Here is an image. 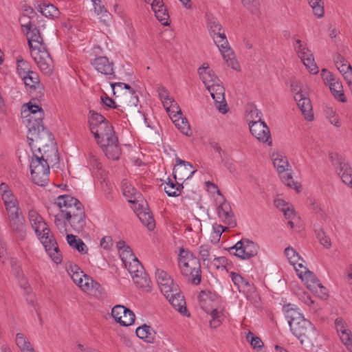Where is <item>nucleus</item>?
<instances>
[{
    "label": "nucleus",
    "instance_id": "obj_1",
    "mask_svg": "<svg viewBox=\"0 0 352 352\" xmlns=\"http://www.w3.org/2000/svg\"><path fill=\"white\" fill-rule=\"evenodd\" d=\"M51 154L46 151L38 155L33 153L30 164V173L33 182L41 186L46 185L49 181L50 164H58L59 155L56 146H52Z\"/></svg>",
    "mask_w": 352,
    "mask_h": 352
},
{
    "label": "nucleus",
    "instance_id": "obj_2",
    "mask_svg": "<svg viewBox=\"0 0 352 352\" xmlns=\"http://www.w3.org/2000/svg\"><path fill=\"white\" fill-rule=\"evenodd\" d=\"M179 266L182 274L188 277L193 285L201 283V265L198 258L188 250L181 248L179 254Z\"/></svg>",
    "mask_w": 352,
    "mask_h": 352
},
{
    "label": "nucleus",
    "instance_id": "obj_3",
    "mask_svg": "<svg viewBox=\"0 0 352 352\" xmlns=\"http://www.w3.org/2000/svg\"><path fill=\"white\" fill-rule=\"evenodd\" d=\"M292 333L300 340L301 344L307 346H314L318 333L314 324L305 318L301 320L291 324Z\"/></svg>",
    "mask_w": 352,
    "mask_h": 352
},
{
    "label": "nucleus",
    "instance_id": "obj_4",
    "mask_svg": "<svg viewBox=\"0 0 352 352\" xmlns=\"http://www.w3.org/2000/svg\"><path fill=\"white\" fill-rule=\"evenodd\" d=\"M272 160L282 182L289 188H294L297 192H299L301 186L294 180L291 173L288 172L289 164L287 157L281 153H273Z\"/></svg>",
    "mask_w": 352,
    "mask_h": 352
},
{
    "label": "nucleus",
    "instance_id": "obj_5",
    "mask_svg": "<svg viewBox=\"0 0 352 352\" xmlns=\"http://www.w3.org/2000/svg\"><path fill=\"white\" fill-rule=\"evenodd\" d=\"M56 204L60 208L61 212L65 214V218L67 221L75 217L76 214L85 212V208L81 202L68 195L58 196Z\"/></svg>",
    "mask_w": 352,
    "mask_h": 352
},
{
    "label": "nucleus",
    "instance_id": "obj_6",
    "mask_svg": "<svg viewBox=\"0 0 352 352\" xmlns=\"http://www.w3.org/2000/svg\"><path fill=\"white\" fill-rule=\"evenodd\" d=\"M212 38L220 50L227 65L231 67L233 69L238 70L239 65L235 59L234 52L230 47L225 32H219L217 36H212Z\"/></svg>",
    "mask_w": 352,
    "mask_h": 352
},
{
    "label": "nucleus",
    "instance_id": "obj_7",
    "mask_svg": "<svg viewBox=\"0 0 352 352\" xmlns=\"http://www.w3.org/2000/svg\"><path fill=\"white\" fill-rule=\"evenodd\" d=\"M259 247L256 243L247 239H242L231 247L229 252L241 259H249L256 256Z\"/></svg>",
    "mask_w": 352,
    "mask_h": 352
},
{
    "label": "nucleus",
    "instance_id": "obj_8",
    "mask_svg": "<svg viewBox=\"0 0 352 352\" xmlns=\"http://www.w3.org/2000/svg\"><path fill=\"white\" fill-rule=\"evenodd\" d=\"M230 276L239 292L243 293L247 299L254 305L258 303V296L256 292V288L252 283L236 272H232Z\"/></svg>",
    "mask_w": 352,
    "mask_h": 352
},
{
    "label": "nucleus",
    "instance_id": "obj_9",
    "mask_svg": "<svg viewBox=\"0 0 352 352\" xmlns=\"http://www.w3.org/2000/svg\"><path fill=\"white\" fill-rule=\"evenodd\" d=\"M9 225L15 238L24 241L27 236L25 220L21 210L8 213Z\"/></svg>",
    "mask_w": 352,
    "mask_h": 352
},
{
    "label": "nucleus",
    "instance_id": "obj_10",
    "mask_svg": "<svg viewBox=\"0 0 352 352\" xmlns=\"http://www.w3.org/2000/svg\"><path fill=\"white\" fill-rule=\"evenodd\" d=\"M199 301L200 307L205 312L214 311L215 309L221 308V306L224 305L221 297L210 291L202 290L199 295Z\"/></svg>",
    "mask_w": 352,
    "mask_h": 352
},
{
    "label": "nucleus",
    "instance_id": "obj_11",
    "mask_svg": "<svg viewBox=\"0 0 352 352\" xmlns=\"http://www.w3.org/2000/svg\"><path fill=\"white\" fill-rule=\"evenodd\" d=\"M330 158L342 182L352 188V168L349 164L338 155L331 154Z\"/></svg>",
    "mask_w": 352,
    "mask_h": 352
},
{
    "label": "nucleus",
    "instance_id": "obj_12",
    "mask_svg": "<svg viewBox=\"0 0 352 352\" xmlns=\"http://www.w3.org/2000/svg\"><path fill=\"white\" fill-rule=\"evenodd\" d=\"M26 87L29 88V93L34 99L41 100L44 96V87L41 83L36 72H32L21 78Z\"/></svg>",
    "mask_w": 352,
    "mask_h": 352
},
{
    "label": "nucleus",
    "instance_id": "obj_13",
    "mask_svg": "<svg viewBox=\"0 0 352 352\" xmlns=\"http://www.w3.org/2000/svg\"><path fill=\"white\" fill-rule=\"evenodd\" d=\"M27 30L28 45L31 50V53L37 51L38 50H44L46 47L45 44L43 43V38L41 35L40 31L38 28L32 24L31 21L25 25H23Z\"/></svg>",
    "mask_w": 352,
    "mask_h": 352
},
{
    "label": "nucleus",
    "instance_id": "obj_14",
    "mask_svg": "<svg viewBox=\"0 0 352 352\" xmlns=\"http://www.w3.org/2000/svg\"><path fill=\"white\" fill-rule=\"evenodd\" d=\"M31 54L43 73L46 75H50L52 73L54 68L53 60L47 48L38 50L31 53Z\"/></svg>",
    "mask_w": 352,
    "mask_h": 352
},
{
    "label": "nucleus",
    "instance_id": "obj_15",
    "mask_svg": "<svg viewBox=\"0 0 352 352\" xmlns=\"http://www.w3.org/2000/svg\"><path fill=\"white\" fill-rule=\"evenodd\" d=\"M207 89L214 101L216 108L221 113H226L228 111V108L225 99V88L223 86L220 82L213 87L209 85Z\"/></svg>",
    "mask_w": 352,
    "mask_h": 352
},
{
    "label": "nucleus",
    "instance_id": "obj_16",
    "mask_svg": "<svg viewBox=\"0 0 352 352\" xmlns=\"http://www.w3.org/2000/svg\"><path fill=\"white\" fill-rule=\"evenodd\" d=\"M90 131L98 144L116 137L113 128L109 121L97 126H95L93 124H91Z\"/></svg>",
    "mask_w": 352,
    "mask_h": 352
},
{
    "label": "nucleus",
    "instance_id": "obj_17",
    "mask_svg": "<svg viewBox=\"0 0 352 352\" xmlns=\"http://www.w3.org/2000/svg\"><path fill=\"white\" fill-rule=\"evenodd\" d=\"M111 316L122 326H129L134 323L135 316L129 309L122 305H116L111 310Z\"/></svg>",
    "mask_w": 352,
    "mask_h": 352
},
{
    "label": "nucleus",
    "instance_id": "obj_18",
    "mask_svg": "<svg viewBox=\"0 0 352 352\" xmlns=\"http://www.w3.org/2000/svg\"><path fill=\"white\" fill-rule=\"evenodd\" d=\"M175 161L176 164L174 166L173 175L176 181H185L196 172V170H192V165L190 162L181 160L178 157H176Z\"/></svg>",
    "mask_w": 352,
    "mask_h": 352
},
{
    "label": "nucleus",
    "instance_id": "obj_19",
    "mask_svg": "<svg viewBox=\"0 0 352 352\" xmlns=\"http://www.w3.org/2000/svg\"><path fill=\"white\" fill-rule=\"evenodd\" d=\"M91 65L98 73L104 76H109L111 78H116L113 70L114 63L112 60H109L107 56H96L91 60Z\"/></svg>",
    "mask_w": 352,
    "mask_h": 352
},
{
    "label": "nucleus",
    "instance_id": "obj_20",
    "mask_svg": "<svg viewBox=\"0 0 352 352\" xmlns=\"http://www.w3.org/2000/svg\"><path fill=\"white\" fill-rule=\"evenodd\" d=\"M250 130L260 142L272 144L270 129L265 122H250Z\"/></svg>",
    "mask_w": 352,
    "mask_h": 352
},
{
    "label": "nucleus",
    "instance_id": "obj_21",
    "mask_svg": "<svg viewBox=\"0 0 352 352\" xmlns=\"http://www.w3.org/2000/svg\"><path fill=\"white\" fill-rule=\"evenodd\" d=\"M294 97L305 118L309 121L312 120L314 119L312 106L307 94L296 93Z\"/></svg>",
    "mask_w": 352,
    "mask_h": 352
},
{
    "label": "nucleus",
    "instance_id": "obj_22",
    "mask_svg": "<svg viewBox=\"0 0 352 352\" xmlns=\"http://www.w3.org/2000/svg\"><path fill=\"white\" fill-rule=\"evenodd\" d=\"M99 144L109 159L118 160L120 158L121 148L118 144V139L116 136Z\"/></svg>",
    "mask_w": 352,
    "mask_h": 352
},
{
    "label": "nucleus",
    "instance_id": "obj_23",
    "mask_svg": "<svg viewBox=\"0 0 352 352\" xmlns=\"http://www.w3.org/2000/svg\"><path fill=\"white\" fill-rule=\"evenodd\" d=\"M144 204H138L134 206V210L137 213L139 219L147 227L149 230H153L155 228V220L148 209Z\"/></svg>",
    "mask_w": 352,
    "mask_h": 352
},
{
    "label": "nucleus",
    "instance_id": "obj_24",
    "mask_svg": "<svg viewBox=\"0 0 352 352\" xmlns=\"http://www.w3.org/2000/svg\"><path fill=\"white\" fill-rule=\"evenodd\" d=\"M41 242L54 262L57 264L60 263L62 256L54 236H50L47 239H43Z\"/></svg>",
    "mask_w": 352,
    "mask_h": 352
},
{
    "label": "nucleus",
    "instance_id": "obj_25",
    "mask_svg": "<svg viewBox=\"0 0 352 352\" xmlns=\"http://www.w3.org/2000/svg\"><path fill=\"white\" fill-rule=\"evenodd\" d=\"M121 188L124 196L128 199L129 202L136 206L140 201H144L142 195L126 179L122 180Z\"/></svg>",
    "mask_w": 352,
    "mask_h": 352
},
{
    "label": "nucleus",
    "instance_id": "obj_26",
    "mask_svg": "<svg viewBox=\"0 0 352 352\" xmlns=\"http://www.w3.org/2000/svg\"><path fill=\"white\" fill-rule=\"evenodd\" d=\"M217 213L223 221L230 226L236 224L234 216L232 211L231 206L229 203L224 201L217 208Z\"/></svg>",
    "mask_w": 352,
    "mask_h": 352
},
{
    "label": "nucleus",
    "instance_id": "obj_27",
    "mask_svg": "<svg viewBox=\"0 0 352 352\" xmlns=\"http://www.w3.org/2000/svg\"><path fill=\"white\" fill-rule=\"evenodd\" d=\"M283 310L284 311L285 318L288 320L289 327L291 324L293 325L294 322H297L304 318L303 315L299 311L296 305L293 304H287L283 306Z\"/></svg>",
    "mask_w": 352,
    "mask_h": 352
},
{
    "label": "nucleus",
    "instance_id": "obj_28",
    "mask_svg": "<svg viewBox=\"0 0 352 352\" xmlns=\"http://www.w3.org/2000/svg\"><path fill=\"white\" fill-rule=\"evenodd\" d=\"M166 299L168 300L171 305L183 316L187 315V308L184 296L181 294L180 290L170 296Z\"/></svg>",
    "mask_w": 352,
    "mask_h": 352
},
{
    "label": "nucleus",
    "instance_id": "obj_29",
    "mask_svg": "<svg viewBox=\"0 0 352 352\" xmlns=\"http://www.w3.org/2000/svg\"><path fill=\"white\" fill-rule=\"evenodd\" d=\"M336 330L344 344L352 340V334L348 329L346 322L342 318H337L335 321Z\"/></svg>",
    "mask_w": 352,
    "mask_h": 352
},
{
    "label": "nucleus",
    "instance_id": "obj_30",
    "mask_svg": "<svg viewBox=\"0 0 352 352\" xmlns=\"http://www.w3.org/2000/svg\"><path fill=\"white\" fill-rule=\"evenodd\" d=\"M225 305L221 306V308L215 309L213 311H209L206 312L211 316L210 320V326L211 328L216 329L219 327L225 320L226 316L224 314Z\"/></svg>",
    "mask_w": 352,
    "mask_h": 352
},
{
    "label": "nucleus",
    "instance_id": "obj_31",
    "mask_svg": "<svg viewBox=\"0 0 352 352\" xmlns=\"http://www.w3.org/2000/svg\"><path fill=\"white\" fill-rule=\"evenodd\" d=\"M136 335L140 339L144 340L148 343H153L155 340V331L151 326L144 324L137 328Z\"/></svg>",
    "mask_w": 352,
    "mask_h": 352
},
{
    "label": "nucleus",
    "instance_id": "obj_32",
    "mask_svg": "<svg viewBox=\"0 0 352 352\" xmlns=\"http://www.w3.org/2000/svg\"><path fill=\"white\" fill-rule=\"evenodd\" d=\"M71 227L77 233L83 232L86 226L85 212L76 214L75 217L67 220Z\"/></svg>",
    "mask_w": 352,
    "mask_h": 352
},
{
    "label": "nucleus",
    "instance_id": "obj_33",
    "mask_svg": "<svg viewBox=\"0 0 352 352\" xmlns=\"http://www.w3.org/2000/svg\"><path fill=\"white\" fill-rule=\"evenodd\" d=\"M1 197L8 214L21 210L18 201L12 191L3 193Z\"/></svg>",
    "mask_w": 352,
    "mask_h": 352
},
{
    "label": "nucleus",
    "instance_id": "obj_34",
    "mask_svg": "<svg viewBox=\"0 0 352 352\" xmlns=\"http://www.w3.org/2000/svg\"><path fill=\"white\" fill-rule=\"evenodd\" d=\"M28 219L36 234L37 236L41 235V227L45 225V221L43 217L35 210L32 209L28 212Z\"/></svg>",
    "mask_w": 352,
    "mask_h": 352
},
{
    "label": "nucleus",
    "instance_id": "obj_35",
    "mask_svg": "<svg viewBox=\"0 0 352 352\" xmlns=\"http://www.w3.org/2000/svg\"><path fill=\"white\" fill-rule=\"evenodd\" d=\"M199 74L206 89L209 85H210V81H212V79H214L216 82L219 81V79L215 75L214 72L209 69V66L208 64L204 63L201 67L199 68Z\"/></svg>",
    "mask_w": 352,
    "mask_h": 352
},
{
    "label": "nucleus",
    "instance_id": "obj_36",
    "mask_svg": "<svg viewBox=\"0 0 352 352\" xmlns=\"http://www.w3.org/2000/svg\"><path fill=\"white\" fill-rule=\"evenodd\" d=\"M84 280L83 290L97 296H100L102 294L103 289L98 282L94 280L89 276L85 277Z\"/></svg>",
    "mask_w": 352,
    "mask_h": 352
},
{
    "label": "nucleus",
    "instance_id": "obj_37",
    "mask_svg": "<svg viewBox=\"0 0 352 352\" xmlns=\"http://www.w3.org/2000/svg\"><path fill=\"white\" fill-rule=\"evenodd\" d=\"M43 118H38L36 116H30L28 119V128L29 133L32 135H38L41 131H44L43 124Z\"/></svg>",
    "mask_w": 352,
    "mask_h": 352
},
{
    "label": "nucleus",
    "instance_id": "obj_38",
    "mask_svg": "<svg viewBox=\"0 0 352 352\" xmlns=\"http://www.w3.org/2000/svg\"><path fill=\"white\" fill-rule=\"evenodd\" d=\"M32 98V100L26 104L28 110L25 109L23 113H25L26 111H28L31 114L28 115L29 116H36V118L39 119L43 118L44 111L37 102L40 100L34 99V97Z\"/></svg>",
    "mask_w": 352,
    "mask_h": 352
},
{
    "label": "nucleus",
    "instance_id": "obj_39",
    "mask_svg": "<svg viewBox=\"0 0 352 352\" xmlns=\"http://www.w3.org/2000/svg\"><path fill=\"white\" fill-rule=\"evenodd\" d=\"M66 239L69 246L77 250L78 252L82 254L87 253L88 248L82 239H78L76 236L72 234H67Z\"/></svg>",
    "mask_w": 352,
    "mask_h": 352
},
{
    "label": "nucleus",
    "instance_id": "obj_40",
    "mask_svg": "<svg viewBox=\"0 0 352 352\" xmlns=\"http://www.w3.org/2000/svg\"><path fill=\"white\" fill-rule=\"evenodd\" d=\"M297 275L298 277L302 280L305 281L307 287L310 289L312 286L311 285L314 283H318L319 280L317 278L314 272H311L309 270H306V271H302L298 269H296Z\"/></svg>",
    "mask_w": 352,
    "mask_h": 352
},
{
    "label": "nucleus",
    "instance_id": "obj_41",
    "mask_svg": "<svg viewBox=\"0 0 352 352\" xmlns=\"http://www.w3.org/2000/svg\"><path fill=\"white\" fill-rule=\"evenodd\" d=\"M38 11L45 16L54 19L57 17L59 11L52 4L47 2H43L38 5Z\"/></svg>",
    "mask_w": 352,
    "mask_h": 352
},
{
    "label": "nucleus",
    "instance_id": "obj_42",
    "mask_svg": "<svg viewBox=\"0 0 352 352\" xmlns=\"http://www.w3.org/2000/svg\"><path fill=\"white\" fill-rule=\"evenodd\" d=\"M329 87L336 99L342 102H346V99L344 94L342 84L339 79H337L333 83H330Z\"/></svg>",
    "mask_w": 352,
    "mask_h": 352
},
{
    "label": "nucleus",
    "instance_id": "obj_43",
    "mask_svg": "<svg viewBox=\"0 0 352 352\" xmlns=\"http://www.w3.org/2000/svg\"><path fill=\"white\" fill-rule=\"evenodd\" d=\"M132 278L134 283L140 288L148 289L150 287L151 280L144 270H140L139 273L133 275Z\"/></svg>",
    "mask_w": 352,
    "mask_h": 352
},
{
    "label": "nucleus",
    "instance_id": "obj_44",
    "mask_svg": "<svg viewBox=\"0 0 352 352\" xmlns=\"http://www.w3.org/2000/svg\"><path fill=\"white\" fill-rule=\"evenodd\" d=\"M184 188L182 184L177 182L175 184L170 179L164 185V191L169 197H177L180 194L181 189Z\"/></svg>",
    "mask_w": 352,
    "mask_h": 352
},
{
    "label": "nucleus",
    "instance_id": "obj_45",
    "mask_svg": "<svg viewBox=\"0 0 352 352\" xmlns=\"http://www.w3.org/2000/svg\"><path fill=\"white\" fill-rule=\"evenodd\" d=\"M16 343L21 352H34L30 342L23 333H19L16 334Z\"/></svg>",
    "mask_w": 352,
    "mask_h": 352
},
{
    "label": "nucleus",
    "instance_id": "obj_46",
    "mask_svg": "<svg viewBox=\"0 0 352 352\" xmlns=\"http://www.w3.org/2000/svg\"><path fill=\"white\" fill-rule=\"evenodd\" d=\"M173 122L182 133L186 135H190V126L186 118H184L182 116H179L173 120Z\"/></svg>",
    "mask_w": 352,
    "mask_h": 352
},
{
    "label": "nucleus",
    "instance_id": "obj_47",
    "mask_svg": "<svg viewBox=\"0 0 352 352\" xmlns=\"http://www.w3.org/2000/svg\"><path fill=\"white\" fill-rule=\"evenodd\" d=\"M333 60L338 69L341 73H346L348 70H352L351 65L340 54H336L333 56Z\"/></svg>",
    "mask_w": 352,
    "mask_h": 352
},
{
    "label": "nucleus",
    "instance_id": "obj_48",
    "mask_svg": "<svg viewBox=\"0 0 352 352\" xmlns=\"http://www.w3.org/2000/svg\"><path fill=\"white\" fill-rule=\"evenodd\" d=\"M208 28L210 31V36H217L218 32L224 31L222 25L219 23V21L212 17H208Z\"/></svg>",
    "mask_w": 352,
    "mask_h": 352
},
{
    "label": "nucleus",
    "instance_id": "obj_49",
    "mask_svg": "<svg viewBox=\"0 0 352 352\" xmlns=\"http://www.w3.org/2000/svg\"><path fill=\"white\" fill-rule=\"evenodd\" d=\"M90 116L89 117V129L91 130V124H94L95 126L98 125H101L103 122H106L108 121L100 113H98L94 110L89 111Z\"/></svg>",
    "mask_w": 352,
    "mask_h": 352
},
{
    "label": "nucleus",
    "instance_id": "obj_50",
    "mask_svg": "<svg viewBox=\"0 0 352 352\" xmlns=\"http://www.w3.org/2000/svg\"><path fill=\"white\" fill-rule=\"evenodd\" d=\"M247 341L251 344V346L258 351L262 349L264 344L261 339L256 336L252 331H249L246 336Z\"/></svg>",
    "mask_w": 352,
    "mask_h": 352
},
{
    "label": "nucleus",
    "instance_id": "obj_51",
    "mask_svg": "<svg viewBox=\"0 0 352 352\" xmlns=\"http://www.w3.org/2000/svg\"><path fill=\"white\" fill-rule=\"evenodd\" d=\"M309 3L313 10L314 14L318 18L324 15V6L322 0H309Z\"/></svg>",
    "mask_w": 352,
    "mask_h": 352
},
{
    "label": "nucleus",
    "instance_id": "obj_52",
    "mask_svg": "<svg viewBox=\"0 0 352 352\" xmlns=\"http://www.w3.org/2000/svg\"><path fill=\"white\" fill-rule=\"evenodd\" d=\"M119 253L121 260L124 263L126 267H127L128 263H130V261L136 258V256L133 254L132 249L129 246L122 250H120Z\"/></svg>",
    "mask_w": 352,
    "mask_h": 352
},
{
    "label": "nucleus",
    "instance_id": "obj_53",
    "mask_svg": "<svg viewBox=\"0 0 352 352\" xmlns=\"http://www.w3.org/2000/svg\"><path fill=\"white\" fill-rule=\"evenodd\" d=\"M312 287L309 289L320 298L326 300L328 297L327 289L320 283L311 285Z\"/></svg>",
    "mask_w": 352,
    "mask_h": 352
},
{
    "label": "nucleus",
    "instance_id": "obj_54",
    "mask_svg": "<svg viewBox=\"0 0 352 352\" xmlns=\"http://www.w3.org/2000/svg\"><path fill=\"white\" fill-rule=\"evenodd\" d=\"M28 62L23 59H17V72L21 78L32 72Z\"/></svg>",
    "mask_w": 352,
    "mask_h": 352
},
{
    "label": "nucleus",
    "instance_id": "obj_55",
    "mask_svg": "<svg viewBox=\"0 0 352 352\" xmlns=\"http://www.w3.org/2000/svg\"><path fill=\"white\" fill-rule=\"evenodd\" d=\"M179 287L177 284L174 283L173 280L172 279L171 283H165L163 287L160 288L162 293L164 294L166 298H168L170 296L173 294L175 292H178Z\"/></svg>",
    "mask_w": 352,
    "mask_h": 352
},
{
    "label": "nucleus",
    "instance_id": "obj_56",
    "mask_svg": "<svg viewBox=\"0 0 352 352\" xmlns=\"http://www.w3.org/2000/svg\"><path fill=\"white\" fill-rule=\"evenodd\" d=\"M179 287L177 284L174 283L173 280L172 279L171 283H165L163 287L160 288L162 293L164 294L166 298H168L170 296L173 294L175 292H178Z\"/></svg>",
    "mask_w": 352,
    "mask_h": 352
},
{
    "label": "nucleus",
    "instance_id": "obj_57",
    "mask_svg": "<svg viewBox=\"0 0 352 352\" xmlns=\"http://www.w3.org/2000/svg\"><path fill=\"white\" fill-rule=\"evenodd\" d=\"M156 279L158 283L160 288L163 287L165 283H171L172 278L171 277L164 271L157 270L156 273Z\"/></svg>",
    "mask_w": 352,
    "mask_h": 352
},
{
    "label": "nucleus",
    "instance_id": "obj_58",
    "mask_svg": "<svg viewBox=\"0 0 352 352\" xmlns=\"http://www.w3.org/2000/svg\"><path fill=\"white\" fill-rule=\"evenodd\" d=\"M309 58L301 60L311 74H316L318 72V67L315 63L313 54H309Z\"/></svg>",
    "mask_w": 352,
    "mask_h": 352
},
{
    "label": "nucleus",
    "instance_id": "obj_59",
    "mask_svg": "<svg viewBox=\"0 0 352 352\" xmlns=\"http://www.w3.org/2000/svg\"><path fill=\"white\" fill-rule=\"evenodd\" d=\"M316 236L320 244L326 248H329L331 246L330 238L325 234L322 229L315 230Z\"/></svg>",
    "mask_w": 352,
    "mask_h": 352
},
{
    "label": "nucleus",
    "instance_id": "obj_60",
    "mask_svg": "<svg viewBox=\"0 0 352 352\" xmlns=\"http://www.w3.org/2000/svg\"><path fill=\"white\" fill-rule=\"evenodd\" d=\"M210 250L211 246L208 244L201 245L199 247V254L204 263L206 261L210 262L211 261Z\"/></svg>",
    "mask_w": 352,
    "mask_h": 352
},
{
    "label": "nucleus",
    "instance_id": "obj_61",
    "mask_svg": "<svg viewBox=\"0 0 352 352\" xmlns=\"http://www.w3.org/2000/svg\"><path fill=\"white\" fill-rule=\"evenodd\" d=\"M262 113L256 108V106H252L248 115V120L250 122H264L262 120Z\"/></svg>",
    "mask_w": 352,
    "mask_h": 352
},
{
    "label": "nucleus",
    "instance_id": "obj_62",
    "mask_svg": "<svg viewBox=\"0 0 352 352\" xmlns=\"http://www.w3.org/2000/svg\"><path fill=\"white\" fill-rule=\"evenodd\" d=\"M126 267L131 276L135 274L139 273L140 270L143 269V266L137 258L134 260L130 261V263H128Z\"/></svg>",
    "mask_w": 352,
    "mask_h": 352
},
{
    "label": "nucleus",
    "instance_id": "obj_63",
    "mask_svg": "<svg viewBox=\"0 0 352 352\" xmlns=\"http://www.w3.org/2000/svg\"><path fill=\"white\" fill-rule=\"evenodd\" d=\"M156 18L164 25H166L167 21L169 18L168 10L166 8H161V10H157L154 12Z\"/></svg>",
    "mask_w": 352,
    "mask_h": 352
},
{
    "label": "nucleus",
    "instance_id": "obj_64",
    "mask_svg": "<svg viewBox=\"0 0 352 352\" xmlns=\"http://www.w3.org/2000/svg\"><path fill=\"white\" fill-rule=\"evenodd\" d=\"M85 277H89V276L85 274L82 271L78 272L77 274H71V278H72L73 281L82 289L84 287V278H85Z\"/></svg>",
    "mask_w": 352,
    "mask_h": 352
}]
</instances>
